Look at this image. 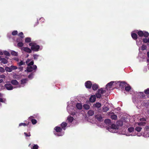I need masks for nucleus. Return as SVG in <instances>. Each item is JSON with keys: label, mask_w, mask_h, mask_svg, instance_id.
I'll return each instance as SVG.
<instances>
[{"label": "nucleus", "mask_w": 149, "mask_h": 149, "mask_svg": "<svg viewBox=\"0 0 149 149\" xmlns=\"http://www.w3.org/2000/svg\"><path fill=\"white\" fill-rule=\"evenodd\" d=\"M91 82L90 81H87L85 83V85L87 88L90 89L92 86Z\"/></svg>", "instance_id": "nucleus-7"}, {"label": "nucleus", "mask_w": 149, "mask_h": 149, "mask_svg": "<svg viewBox=\"0 0 149 149\" xmlns=\"http://www.w3.org/2000/svg\"><path fill=\"white\" fill-rule=\"evenodd\" d=\"M34 64V62L33 61H31L30 63L28 64H27L28 66H31V65H33Z\"/></svg>", "instance_id": "nucleus-47"}, {"label": "nucleus", "mask_w": 149, "mask_h": 149, "mask_svg": "<svg viewBox=\"0 0 149 149\" xmlns=\"http://www.w3.org/2000/svg\"><path fill=\"white\" fill-rule=\"evenodd\" d=\"M5 69L2 67H0V72L2 73H3L5 72Z\"/></svg>", "instance_id": "nucleus-51"}, {"label": "nucleus", "mask_w": 149, "mask_h": 149, "mask_svg": "<svg viewBox=\"0 0 149 149\" xmlns=\"http://www.w3.org/2000/svg\"><path fill=\"white\" fill-rule=\"evenodd\" d=\"M116 84L118 85L120 87H121L122 88H124L125 86L127 85V84L125 81H117ZM118 85L117 86H118Z\"/></svg>", "instance_id": "nucleus-4"}, {"label": "nucleus", "mask_w": 149, "mask_h": 149, "mask_svg": "<svg viewBox=\"0 0 149 149\" xmlns=\"http://www.w3.org/2000/svg\"><path fill=\"white\" fill-rule=\"evenodd\" d=\"M104 122L107 124L111 125V120L109 119H106L104 121Z\"/></svg>", "instance_id": "nucleus-24"}, {"label": "nucleus", "mask_w": 149, "mask_h": 149, "mask_svg": "<svg viewBox=\"0 0 149 149\" xmlns=\"http://www.w3.org/2000/svg\"><path fill=\"white\" fill-rule=\"evenodd\" d=\"M106 92V90H104L103 88L99 89L96 94V97L97 98H100L101 97V94L105 93Z\"/></svg>", "instance_id": "nucleus-2"}, {"label": "nucleus", "mask_w": 149, "mask_h": 149, "mask_svg": "<svg viewBox=\"0 0 149 149\" xmlns=\"http://www.w3.org/2000/svg\"><path fill=\"white\" fill-rule=\"evenodd\" d=\"M39 146L37 144H34V145L31 148V149H38Z\"/></svg>", "instance_id": "nucleus-40"}, {"label": "nucleus", "mask_w": 149, "mask_h": 149, "mask_svg": "<svg viewBox=\"0 0 149 149\" xmlns=\"http://www.w3.org/2000/svg\"><path fill=\"white\" fill-rule=\"evenodd\" d=\"M24 134L25 136L26 137L30 136H31V134L30 132H29L28 133H27L26 132H24Z\"/></svg>", "instance_id": "nucleus-48"}, {"label": "nucleus", "mask_w": 149, "mask_h": 149, "mask_svg": "<svg viewBox=\"0 0 149 149\" xmlns=\"http://www.w3.org/2000/svg\"><path fill=\"white\" fill-rule=\"evenodd\" d=\"M54 130H55L57 132H60L62 130V128L58 126H56L54 128Z\"/></svg>", "instance_id": "nucleus-14"}, {"label": "nucleus", "mask_w": 149, "mask_h": 149, "mask_svg": "<svg viewBox=\"0 0 149 149\" xmlns=\"http://www.w3.org/2000/svg\"><path fill=\"white\" fill-rule=\"evenodd\" d=\"M142 129V128L140 127H137L135 128V130L138 132L141 131Z\"/></svg>", "instance_id": "nucleus-39"}, {"label": "nucleus", "mask_w": 149, "mask_h": 149, "mask_svg": "<svg viewBox=\"0 0 149 149\" xmlns=\"http://www.w3.org/2000/svg\"><path fill=\"white\" fill-rule=\"evenodd\" d=\"M93 106L97 108H99L101 107V104L100 102H96L95 104L93 105Z\"/></svg>", "instance_id": "nucleus-19"}, {"label": "nucleus", "mask_w": 149, "mask_h": 149, "mask_svg": "<svg viewBox=\"0 0 149 149\" xmlns=\"http://www.w3.org/2000/svg\"><path fill=\"white\" fill-rule=\"evenodd\" d=\"M18 36L20 37V38H18L17 39V42H19L22 41V39L24 38L23 33L22 32H21L19 33Z\"/></svg>", "instance_id": "nucleus-8"}, {"label": "nucleus", "mask_w": 149, "mask_h": 149, "mask_svg": "<svg viewBox=\"0 0 149 149\" xmlns=\"http://www.w3.org/2000/svg\"><path fill=\"white\" fill-rule=\"evenodd\" d=\"M111 128L113 129H116L117 128V127L115 124H112L111 125Z\"/></svg>", "instance_id": "nucleus-46"}, {"label": "nucleus", "mask_w": 149, "mask_h": 149, "mask_svg": "<svg viewBox=\"0 0 149 149\" xmlns=\"http://www.w3.org/2000/svg\"><path fill=\"white\" fill-rule=\"evenodd\" d=\"M96 95H92L89 99L90 102H95L96 100Z\"/></svg>", "instance_id": "nucleus-12"}, {"label": "nucleus", "mask_w": 149, "mask_h": 149, "mask_svg": "<svg viewBox=\"0 0 149 149\" xmlns=\"http://www.w3.org/2000/svg\"><path fill=\"white\" fill-rule=\"evenodd\" d=\"M17 64L19 66H20L22 65H25V62H23V61L21 60L19 62L17 63Z\"/></svg>", "instance_id": "nucleus-27"}, {"label": "nucleus", "mask_w": 149, "mask_h": 149, "mask_svg": "<svg viewBox=\"0 0 149 149\" xmlns=\"http://www.w3.org/2000/svg\"><path fill=\"white\" fill-rule=\"evenodd\" d=\"M83 107L85 109L88 110L89 109L90 107L88 104H85L83 105Z\"/></svg>", "instance_id": "nucleus-29"}, {"label": "nucleus", "mask_w": 149, "mask_h": 149, "mask_svg": "<svg viewBox=\"0 0 149 149\" xmlns=\"http://www.w3.org/2000/svg\"><path fill=\"white\" fill-rule=\"evenodd\" d=\"M29 45L31 46V50L35 52H37L39 51L40 48V46L37 45L36 44L33 42L30 43Z\"/></svg>", "instance_id": "nucleus-1"}, {"label": "nucleus", "mask_w": 149, "mask_h": 149, "mask_svg": "<svg viewBox=\"0 0 149 149\" xmlns=\"http://www.w3.org/2000/svg\"><path fill=\"white\" fill-rule=\"evenodd\" d=\"M18 69L20 70V71H22L23 69V67L20 66L18 68Z\"/></svg>", "instance_id": "nucleus-54"}, {"label": "nucleus", "mask_w": 149, "mask_h": 149, "mask_svg": "<svg viewBox=\"0 0 149 149\" xmlns=\"http://www.w3.org/2000/svg\"><path fill=\"white\" fill-rule=\"evenodd\" d=\"M147 48L146 46L145 45H143L141 47V49L142 50H146Z\"/></svg>", "instance_id": "nucleus-45"}, {"label": "nucleus", "mask_w": 149, "mask_h": 149, "mask_svg": "<svg viewBox=\"0 0 149 149\" xmlns=\"http://www.w3.org/2000/svg\"><path fill=\"white\" fill-rule=\"evenodd\" d=\"M34 73H32L31 74H29L28 76V77L29 78H31V77H32L33 75H34Z\"/></svg>", "instance_id": "nucleus-52"}, {"label": "nucleus", "mask_w": 149, "mask_h": 149, "mask_svg": "<svg viewBox=\"0 0 149 149\" xmlns=\"http://www.w3.org/2000/svg\"><path fill=\"white\" fill-rule=\"evenodd\" d=\"M11 70H12V71L13 70H16L17 68V67L13 65H11L10 66Z\"/></svg>", "instance_id": "nucleus-43"}, {"label": "nucleus", "mask_w": 149, "mask_h": 149, "mask_svg": "<svg viewBox=\"0 0 149 149\" xmlns=\"http://www.w3.org/2000/svg\"><path fill=\"white\" fill-rule=\"evenodd\" d=\"M140 120L141 121H146V119L143 118L140 119Z\"/></svg>", "instance_id": "nucleus-55"}, {"label": "nucleus", "mask_w": 149, "mask_h": 149, "mask_svg": "<svg viewBox=\"0 0 149 149\" xmlns=\"http://www.w3.org/2000/svg\"><path fill=\"white\" fill-rule=\"evenodd\" d=\"M131 87L130 86H125V89L127 91H128L130 90L131 89Z\"/></svg>", "instance_id": "nucleus-36"}, {"label": "nucleus", "mask_w": 149, "mask_h": 149, "mask_svg": "<svg viewBox=\"0 0 149 149\" xmlns=\"http://www.w3.org/2000/svg\"><path fill=\"white\" fill-rule=\"evenodd\" d=\"M29 123L27 124H26V123H20L19 124V126H27L29 125Z\"/></svg>", "instance_id": "nucleus-42"}, {"label": "nucleus", "mask_w": 149, "mask_h": 149, "mask_svg": "<svg viewBox=\"0 0 149 149\" xmlns=\"http://www.w3.org/2000/svg\"><path fill=\"white\" fill-rule=\"evenodd\" d=\"M31 41V39L30 38L27 37L25 38V42L26 43L30 42Z\"/></svg>", "instance_id": "nucleus-34"}, {"label": "nucleus", "mask_w": 149, "mask_h": 149, "mask_svg": "<svg viewBox=\"0 0 149 149\" xmlns=\"http://www.w3.org/2000/svg\"><path fill=\"white\" fill-rule=\"evenodd\" d=\"M33 56L34 59L37 60L38 59V57L39 56V55L36 54H34L33 55Z\"/></svg>", "instance_id": "nucleus-50"}, {"label": "nucleus", "mask_w": 149, "mask_h": 149, "mask_svg": "<svg viewBox=\"0 0 149 149\" xmlns=\"http://www.w3.org/2000/svg\"><path fill=\"white\" fill-rule=\"evenodd\" d=\"M30 61V60L29 59H28L26 61V64H27L28 63H29Z\"/></svg>", "instance_id": "nucleus-58"}, {"label": "nucleus", "mask_w": 149, "mask_h": 149, "mask_svg": "<svg viewBox=\"0 0 149 149\" xmlns=\"http://www.w3.org/2000/svg\"><path fill=\"white\" fill-rule=\"evenodd\" d=\"M1 62L3 64H6L8 62L7 60L5 58H1Z\"/></svg>", "instance_id": "nucleus-28"}, {"label": "nucleus", "mask_w": 149, "mask_h": 149, "mask_svg": "<svg viewBox=\"0 0 149 149\" xmlns=\"http://www.w3.org/2000/svg\"><path fill=\"white\" fill-rule=\"evenodd\" d=\"M67 123L65 122H63L61 124V128L63 130H65V127L67 125Z\"/></svg>", "instance_id": "nucleus-13"}, {"label": "nucleus", "mask_w": 149, "mask_h": 149, "mask_svg": "<svg viewBox=\"0 0 149 149\" xmlns=\"http://www.w3.org/2000/svg\"><path fill=\"white\" fill-rule=\"evenodd\" d=\"M116 82L117 81H111L108 83L106 86V88L107 89V90H108V88L110 89L111 88L112 86L113 85V84L115 83L116 84Z\"/></svg>", "instance_id": "nucleus-6"}, {"label": "nucleus", "mask_w": 149, "mask_h": 149, "mask_svg": "<svg viewBox=\"0 0 149 149\" xmlns=\"http://www.w3.org/2000/svg\"><path fill=\"white\" fill-rule=\"evenodd\" d=\"M5 70L6 72H12V70H11V68L9 67H6L5 68Z\"/></svg>", "instance_id": "nucleus-32"}, {"label": "nucleus", "mask_w": 149, "mask_h": 149, "mask_svg": "<svg viewBox=\"0 0 149 149\" xmlns=\"http://www.w3.org/2000/svg\"><path fill=\"white\" fill-rule=\"evenodd\" d=\"M1 60V57L0 56V61Z\"/></svg>", "instance_id": "nucleus-63"}, {"label": "nucleus", "mask_w": 149, "mask_h": 149, "mask_svg": "<svg viewBox=\"0 0 149 149\" xmlns=\"http://www.w3.org/2000/svg\"><path fill=\"white\" fill-rule=\"evenodd\" d=\"M27 81V79H22L21 81V84H25L26 82Z\"/></svg>", "instance_id": "nucleus-31"}, {"label": "nucleus", "mask_w": 149, "mask_h": 149, "mask_svg": "<svg viewBox=\"0 0 149 149\" xmlns=\"http://www.w3.org/2000/svg\"><path fill=\"white\" fill-rule=\"evenodd\" d=\"M117 125L120 126H122L123 125V123L122 121H118L117 122Z\"/></svg>", "instance_id": "nucleus-26"}, {"label": "nucleus", "mask_w": 149, "mask_h": 149, "mask_svg": "<svg viewBox=\"0 0 149 149\" xmlns=\"http://www.w3.org/2000/svg\"><path fill=\"white\" fill-rule=\"evenodd\" d=\"M143 41L145 43H149V38H144L143 39Z\"/></svg>", "instance_id": "nucleus-25"}, {"label": "nucleus", "mask_w": 149, "mask_h": 149, "mask_svg": "<svg viewBox=\"0 0 149 149\" xmlns=\"http://www.w3.org/2000/svg\"><path fill=\"white\" fill-rule=\"evenodd\" d=\"M11 83L13 85H18L19 82L15 79H13L11 81Z\"/></svg>", "instance_id": "nucleus-17"}, {"label": "nucleus", "mask_w": 149, "mask_h": 149, "mask_svg": "<svg viewBox=\"0 0 149 149\" xmlns=\"http://www.w3.org/2000/svg\"><path fill=\"white\" fill-rule=\"evenodd\" d=\"M21 87V85H19V88Z\"/></svg>", "instance_id": "nucleus-64"}, {"label": "nucleus", "mask_w": 149, "mask_h": 149, "mask_svg": "<svg viewBox=\"0 0 149 149\" xmlns=\"http://www.w3.org/2000/svg\"><path fill=\"white\" fill-rule=\"evenodd\" d=\"M3 54L6 56H10V53L8 51H5L3 52Z\"/></svg>", "instance_id": "nucleus-37"}, {"label": "nucleus", "mask_w": 149, "mask_h": 149, "mask_svg": "<svg viewBox=\"0 0 149 149\" xmlns=\"http://www.w3.org/2000/svg\"><path fill=\"white\" fill-rule=\"evenodd\" d=\"M87 113L89 116H92L94 114V111L92 110H89L88 112Z\"/></svg>", "instance_id": "nucleus-22"}, {"label": "nucleus", "mask_w": 149, "mask_h": 149, "mask_svg": "<svg viewBox=\"0 0 149 149\" xmlns=\"http://www.w3.org/2000/svg\"><path fill=\"white\" fill-rule=\"evenodd\" d=\"M111 118L113 120H116L117 118V116L115 114H113L111 116Z\"/></svg>", "instance_id": "nucleus-33"}, {"label": "nucleus", "mask_w": 149, "mask_h": 149, "mask_svg": "<svg viewBox=\"0 0 149 149\" xmlns=\"http://www.w3.org/2000/svg\"><path fill=\"white\" fill-rule=\"evenodd\" d=\"M146 129L147 131L149 130V126H147L146 127Z\"/></svg>", "instance_id": "nucleus-56"}, {"label": "nucleus", "mask_w": 149, "mask_h": 149, "mask_svg": "<svg viewBox=\"0 0 149 149\" xmlns=\"http://www.w3.org/2000/svg\"><path fill=\"white\" fill-rule=\"evenodd\" d=\"M3 53L2 52H0V55H2L3 54Z\"/></svg>", "instance_id": "nucleus-60"}, {"label": "nucleus", "mask_w": 149, "mask_h": 149, "mask_svg": "<svg viewBox=\"0 0 149 149\" xmlns=\"http://www.w3.org/2000/svg\"><path fill=\"white\" fill-rule=\"evenodd\" d=\"M95 118L97 119L99 121H101L103 120H102V117L101 115H95Z\"/></svg>", "instance_id": "nucleus-15"}, {"label": "nucleus", "mask_w": 149, "mask_h": 149, "mask_svg": "<svg viewBox=\"0 0 149 149\" xmlns=\"http://www.w3.org/2000/svg\"><path fill=\"white\" fill-rule=\"evenodd\" d=\"M21 50L29 53H31V49L27 47H24L22 48Z\"/></svg>", "instance_id": "nucleus-10"}, {"label": "nucleus", "mask_w": 149, "mask_h": 149, "mask_svg": "<svg viewBox=\"0 0 149 149\" xmlns=\"http://www.w3.org/2000/svg\"><path fill=\"white\" fill-rule=\"evenodd\" d=\"M4 87L8 90H13V87L11 84H5Z\"/></svg>", "instance_id": "nucleus-9"}, {"label": "nucleus", "mask_w": 149, "mask_h": 149, "mask_svg": "<svg viewBox=\"0 0 149 149\" xmlns=\"http://www.w3.org/2000/svg\"><path fill=\"white\" fill-rule=\"evenodd\" d=\"M0 102H3L4 101L3 100V99L2 98H0Z\"/></svg>", "instance_id": "nucleus-57"}, {"label": "nucleus", "mask_w": 149, "mask_h": 149, "mask_svg": "<svg viewBox=\"0 0 149 149\" xmlns=\"http://www.w3.org/2000/svg\"><path fill=\"white\" fill-rule=\"evenodd\" d=\"M92 88L93 90L96 91L98 88V84H94L92 85Z\"/></svg>", "instance_id": "nucleus-16"}, {"label": "nucleus", "mask_w": 149, "mask_h": 149, "mask_svg": "<svg viewBox=\"0 0 149 149\" xmlns=\"http://www.w3.org/2000/svg\"><path fill=\"white\" fill-rule=\"evenodd\" d=\"M63 135L61 134H59L58 135L59 136H62Z\"/></svg>", "instance_id": "nucleus-62"}, {"label": "nucleus", "mask_w": 149, "mask_h": 149, "mask_svg": "<svg viewBox=\"0 0 149 149\" xmlns=\"http://www.w3.org/2000/svg\"><path fill=\"white\" fill-rule=\"evenodd\" d=\"M144 93L146 94H149V88L145 90Z\"/></svg>", "instance_id": "nucleus-49"}, {"label": "nucleus", "mask_w": 149, "mask_h": 149, "mask_svg": "<svg viewBox=\"0 0 149 149\" xmlns=\"http://www.w3.org/2000/svg\"><path fill=\"white\" fill-rule=\"evenodd\" d=\"M3 81V79H0V83H2Z\"/></svg>", "instance_id": "nucleus-59"}, {"label": "nucleus", "mask_w": 149, "mask_h": 149, "mask_svg": "<svg viewBox=\"0 0 149 149\" xmlns=\"http://www.w3.org/2000/svg\"><path fill=\"white\" fill-rule=\"evenodd\" d=\"M146 124L145 122H141L138 123V125L139 126H144Z\"/></svg>", "instance_id": "nucleus-41"}, {"label": "nucleus", "mask_w": 149, "mask_h": 149, "mask_svg": "<svg viewBox=\"0 0 149 149\" xmlns=\"http://www.w3.org/2000/svg\"><path fill=\"white\" fill-rule=\"evenodd\" d=\"M76 106L77 109H81L82 108V105L80 103H77L76 105Z\"/></svg>", "instance_id": "nucleus-20"}, {"label": "nucleus", "mask_w": 149, "mask_h": 149, "mask_svg": "<svg viewBox=\"0 0 149 149\" xmlns=\"http://www.w3.org/2000/svg\"><path fill=\"white\" fill-rule=\"evenodd\" d=\"M6 77V76L3 74L1 75H0V78H5Z\"/></svg>", "instance_id": "nucleus-53"}, {"label": "nucleus", "mask_w": 149, "mask_h": 149, "mask_svg": "<svg viewBox=\"0 0 149 149\" xmlns=\"http://www.w3.org/2000/svg\"><path fill=\"white\" fill-rule=\"evenodd\" d=\"M134 128L133 127H131L129 128L127 130L129 132H131L134 131Z\"/></svg>", "instance_id": "nucleus-38"}, {"label": "nucleus", "mask_w": 149, "mask_h": 149, "mask_svg": "<svg viewBox=\"0 0 149 149\" xmlns=\"http://www.w3.org/2000/svg\"><path fill=\"white\" fill-rule=\"evenodd\" d=\"M74 119L71 116H68L67 118V120H68L69 122L72 123Z\"/></svg>", "instance_id": "nucleus-23"}, {"label": "nucleus", "mask_w": 149, "mask_h": 149, "mask_svg": "<svg viewBox=\"0 0 149 149\" xmlns=\"http://www.w3.org/2000/svg\"><path fill=\"white\" fill-rule=\"evenodd\" d=\"M131 36L132 38L134 40H136L137 38V35L135 33H131Z\"/></svg>", "instance_id": "nucleus-18"}, {"label": "nucleus", "mask_w": 149, "mask_h": 149, "mask_svg": "<svg viewBox=\"0 0 149 149\" xmlns=\"http://www.w3.org/2000/svg\"><path fill=\"white\" fill-rule=\"evenodd\" d=\"M109 108L105 106H103L102 107V110L104 112H107L109 110Z\"/></svg>", "instance_id": "nucleus-21"}, {"label": "nucleus", "mask_w": 149, "mask_h": 149, "mask_svg": "<svg viewBox=\"0 0 149 149\" xmlns=\"http://www.w3.org/2000/svg\"><path fill=\"white\" fill-rule=\"evenodd\" d=\"M33 118L34 117L33 116H31L29 118V119L31 121L33 124L35 125L37 123V121L36 120L33 119Z\"/></svg>", "instance_id": "nucleus-11"}, {"label": "nucleus", "mask_w": 149, "mask_h": 149, "mask_svg": "<svg viewBox=\"0 0 149 149\" xmlns=\"http://www.w3.org/2000/svg\"><path fill=\"white\" fill-rule=\"evenodd\" d=\"M18 43L17 44V46L18 47H23L24 44L21 41L18 42Z\"/></svg>", "instance_id": "nucleus-30"}, {"label": "nucleus", "mask_w": 149, "mask_h": 149, "mask_svg": "<svg viewBox=\"0 0 149 149\" xmlns=\"http://www.w3.org/2000/svg\"><path fill=\"white\" fill-rule=\"evenodd\" d=\"M17 33H18L17 31L16 30H15V31H13L12 32V34L13 36H15V35H17Z\"/></svg>", "instance_id": "nucleus-44"}, {"label": "nucleus", "mask_w": 149, "mask_h": 149, "mask_svg": "<svg viewBox=\"0 0 149 149\" xmlns=\"http://www.w3.org/2000/svg\"><path fill=\"white\" fill-rule=\"evenodd\" d=\"M147 54L148 57L149 58V51L147 52Z\"/></svg>", "instance_id": "nucleus-61"}, {"label": "nucleus", "mask_w": 149, "mask_h": 149, "mask_svg": "<svg viewBox=\"0 0 149 149\" xmlns=\"http://www.w3.org/2000/svg\"><path fill=\"white\" fill-rule=\"evenodd\" d=\"M37 68L36 65H34L33 66H28L26 68V71L28 72H31L33 71V70H36Z\"/></svg>", "instance_id": "nucleus-5"}, {"label": "nucleus", "mask_w": 149, "mask_h": 149, "mask_svg": "<svg viewBox=\"0 0 149 149\" xmlns=\"http://www.w3.org/2000/svg\"><path fill=\"white\" fill-rule=\"evenodd\" d=\"M11 54L12 55L15 56H17L18 55L17 53L14 51H13L11 52Z\"/></svg>", "instance_id": "nucleus-35"}, {"label": "nucleus", "mask_w": 149, "mask_h": 149, "mask_svg": "<svg viewBox=\"0 0 149 149\" xmlns=\"http://www.w3.org/2000/svg\"><path fill=\"white\" fill-rule=\"evenodd\" d=\"M137 33L140 37L143 36L145 38H147L149 36V33L148 32L144 31H139L137 32Z\"/></svg>", "instance_id": "nucleus-3"}]
</instances>
